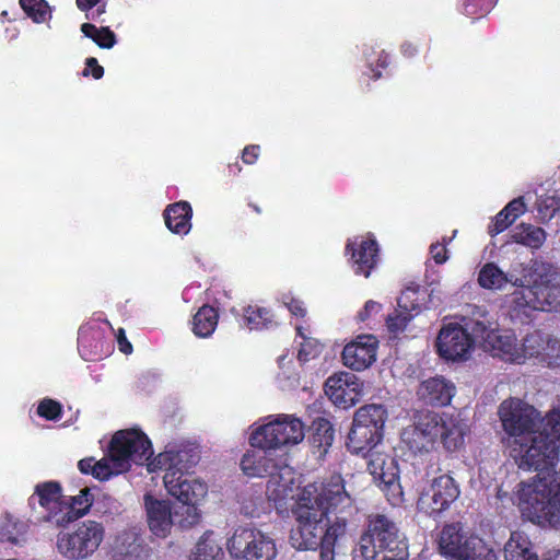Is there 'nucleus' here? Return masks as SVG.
Instances as JSON below:
<instances>
[{"instance_id":"nucleus-1","label":"nucleus","mask_w":560,"mask_h":560,"mask_svg":"<svg viewBox=\"0 0 560 560\" xmlns=\"http://www.w3.org/2000/svg\"><path fill=\"white\" fill-rule=\"evenodd\" d=\"M503 431L502 439L510 455L521 468L534 469L536 443L532 438L538 432L540 413L530 405L518 398L505 399L498 411Z\"/></svg>"},{"instance_id":"nucleus-2","label":"nucleus","mask_w":560,"mask_h":560,"mask_svg":"<svg viewBox=\"0 0 560 560\" xmlns=\"http://www.w3.org/2000/svg\"><path fill=\"white\" fill-rule=\"evenodd\" d=\"M199 455L194 450L167 448L148 463L149 471L164 470V486L177 501L196 506L208 492L206 482L188 474L197 465Z\"/></svg>"},{"instance_id":"nucleus-3","label":"nucleus","mask_w":560,"mask_h":560,"mask_svg":"<svg viewBox=\"0 0 560 560\" xmlns=\"http://www.w3.org/2000/svg\"><path fill=\"white\" fill-rule=\"evenodd\" d=\"M480 287L490 290H501L508 282H478ZM514 288L509 298L512 319L523 322L529 317V312H560V282H532L525 285L524 282H510Z\"/></svg>"},{"instance_id":"nucleus-4","label":"nucleus","mask_w":560,"mask_h":560,"mask_svg":"<svg viewBox=\"0 0 560 560\" xmlns=\"http://www.w3.org/2000/svg\"><path fill=\"white\" fill-rule=\"evenodd\" d=\"M559 488L539 475L532 482H522L517 492L522 516L534 524L560 526Z\"/></svg>"},{"instance_id":"nucleus-5","label":"nucleus","mask_w":560,"mask_h":560,"mask_svg":"<svg viewBox=\"0 0 560 560\" xmlns=\"http://www.w3.org/2000/svg\"><path fill=\"white\" fill-rule=\"evenodd\" d=\"M295 525L290 530L289 540L296 550H316L328 532L334 527L347 525L345 517L330 521L320 509H314L301 500L292 509Z\"/></svg>"},{"instance_id":"nucleus-6","label":"nucleus","mask_w":560,"mask_h":560,"mask_svg":"<svg viewBox=\"0 0 560 560\" xmlns=\"http://www.w3.org/2000/svg\"><path fill=\"white\" fill-rule=\"evenodd\" d=\"M388 411L382 404H368L360 407L353 417L348 433L347 447L357 455L369 456L383 440Z\"/></svg>"},{"instance_id":"nucleus-7","label":"nucleus","mask_w":560,"mask_h":560,"mask_svg":"<svg viewBox=\"0 0 560 560\" xmlns=\"http://www.w3.org/2000/svg\"><path fill=\"white\" fill-rule=\"evenodd\" d=\"M152 455L151 441L140 430H120L109 442L108 456L117 471H128L131 463L143 465Z\"/></svg>"},{"instance_id":"nucleus-8","label":"nucleus","mask_w":560,"mask_h":560,"mask_svg":"<svg viewBox=\"0 0 560 560\" xmlns=\"http://www.w3.org/2000/svg\"><path fill=\"white\" fill-rule=\"evenodd\" d=\"M399 544L397 524L386 514L371 513L360 536L359 551L364 560H375L381 551H394Z\"/></svg>"},{"instance_id":"nucleus-9","label":"nucleus","mask_w":560,"mask_h":560,"mask_svg":"<svg viewBox=\"0 0 560 560\" xmlns=\"http://www.w3.org/2000/svg\"><path fill=\"white\" fill-rule=\"evenodd\" d=\"M105 536L104 525L93 520L79 523L73 532H61L57 536V549L70 560H83L91 557Z\"/></svg>"},{"instance_id":"nucleus-10","label":"nucleus","mask_w":560,"mask_h":560,"mask_svg":"<svg viewBox=\"0 0 560 560\" xmlns=\"http://www.w3.org/2000/svg\"><path fill=\"white\" fill-rule=\"evenodd\" d=\"M465 314L457 315V363L470 358L478 341L487 342L490 331H494L488 319V312L480 306L467 304Z\"/></svg>"},{"instance_id":"nucleus-11","label":"nucleus","mask_w":560,"mask_h":560,"mask_svg":"<svg viewBox=\"0 0 560 560\" xmlns=\"http://www.w3.org/2000/svg\"><path fill=\"white\" fill-rule=\"evenodd\" d=\"M299 500L313 505L314 509H320L326 516L340 506L351 504V497L346 490L345 480L340 474H332L322 481L306 485Z\"/></svg>"},{"instance_id":"nucleus-12","label":"nucleus","mask_w":560,"mask_h":560,"mask_svg":"<svg viewBox=\"0 0 560 560\" xmlns=\"http://www.w3.org/2000/svg\"><path fill=\"white\" fill-rule=\"evenodd\" d=\"M226 546L237 560H273L277 556L275 540L255 527H237Z\"/></svg>"},{"instance_id":"nucleus-13","label":"nucleus","mask_w":560,"mask_h":560,"mask_svg":"<svg viewBox=\"0 0 560 560\" xmlns=\"http://www.w3.org/2000/svg\"><path fill=\"white\" fill-rule=\"evenodd\" d=\"M304 438V424L294 417L282 416L267 424L258 427L249 438L253 447L280 448L298 444Z\"/></svg>"},{"instance_id":"nucleus-14","label":"nucleus","mask_w":560,"mask_h":560,"mask_svg":"<svg viewBox=\"0 0 560 560\" xmlns=\"http://www.w3.org/2000/svg\"><path fill=\"white\" fill-rule=\"evenodd\" d=\"M455 503V479L450 474L433 479L430 489L418 499V510L436 522L445 521Z\"/></svg>"},{"instance_id":"nucleus-15","label":"nucleus","mask_w":560,"mask_h":560,"mask_svg":"<svg viewBox=\"0 0 560 560\" xmlns=\"http://www.w3.org/2000/svg\"><path fill=\"white\" fill-rule=\"evenodd\" d=\"M536 443L534 470L541 471L553 467L559 456L560 447V410L550 412L541 430L532 438Z\"/></svg>"},{"instance_id":"nucleus-16","label":"nucleus","mask_w":560,"mask_h":560,"mask_svg":"<svg viewBox=\"0 0 560 560\" xmlns=\"http://www.w3.org/2000/svg\"><path fill=\"white\" fill-rule=\"evenodd\" d=\"M325 393L336 406L348 409L359 401L362 385L353 373H335L327 378Z\"/></svg>"},{"instance_id":"nucleus-17","label":"nucleus","mask_w":560,"mask_h":560,"mask_svg":"<svg viewBox=\"0 0 560 560\" xmlns=\"http://www.w3.org/2000/svg\"><path fill=\"white\" fill-rule=\"evenodd\" d=\"M378 244L372 234L349 238L346 253L351 256L357 276L368 278L378 261Z\"/></svg>"},{"instance_id":"nucleus-18","label":"nucleus","mask_w":560,"mask_h":560,"mask_svg":"<svg viewBox=\"0 0 560 560\" xmlns=\"http://www.w3.org/2000/svg\"><path fill=\"white\" fill-rule=\"evenodd\" d=\"M378 349V340L373 335H360L342 350L343 364L352 371H364L375 361Z\"/></svg>"},{"instance_id":"nucleus-19","label":"nucleus","mask_w":560,"mask_h":560,"mask_svg":"<svg viewBox=\"0 0 560 560\" xmlns=\"http://www.w3.org/2000/svg\"><path fill=\"white\" fill-rule=\"evenodd\" d=\"M36 502L48 512L45 517L46 521L56 523V518L63 511V494L60 482L50 480L37 483L34 493L28 498V505L35 509Z\"/></svg>"},{"instance_id":"nucleus-20","label":"nucleus","mask_w":560,"mask_h":560,"mask_svg":"<svg viewBox=\"0 0 560 560\" xmlns=\"http://www.w3.org/2000/svg\"><path fill=\"white\" fill-rule=\"evenodd\" d=\"M412 425L422 431L433 443L440 439L447 451L455 448V440L452 439L455 424H447L438 413L422 412L416 417Z\"/></svg>"},{"instance_id":"nucleus-21","label":"nucleus","mask_w":560,"mask_h":560,"mask_svg":"<svg viewBox=\"0 0 560 560\" xmlns=\"http://www.w3.org/2000/svg\"><path fill=\"white\" fill-rule=\"evenodd\" d=\"M144 506L150 530L156 537L165 538L171 533L173 526L170 503L164 500H158L151 494H145Z\"/></svg>"},{"instance_id":"nucleus-22","label":"nucleus","mask_w":560,"mask_h":560,"mask_svg":"<svg viewBox=\"0 0 560 560\" xmlns=\"http://www.w3.org/2000/svg\"><path fill=\"white\" fill-rule=\"evenodd\" d=\"M485 348L506 362L518 364L524 362V354L520 352L516 336L510 330L490 331Z\"/></svg>"},{"instance_id":"nucleus-23","label":"nucleus","mask_w":560,"mask_h":560,"mask_svg":"<svg viewBox=\"0 0 560 560\" xmlns=\"http://www.w3.org/2000/svg\"><path fill=\"white\" fill-rule=\"evenodd\" d=\"M271 448L254 447L247 451L241 459V468L248 477H266L283 465L280 460L271 457Z\"/></svg>"},{"instance_id":"nucleus-24","label":"nucleus","mask_w":560,"mask_h":560,"mask_svg":"<svg viewBox=\"0 0 560 560\" xmlns=\"http://www.w3.org/2000/svg\"><path fill=\"white\" fill-rule=\"evenodd\" d=\"M453 388V384L443 376H434L421 382L417 394L427 405L444 407L451 404Z\"/></svg>"},{"instance_id":"nucleus-25","label":"nucleus","mask_w":560,"mask_h":560,"mask_svg":"<svg viewBox=\"0 0 560 560\" xmlns=\"http://www.w3.org/2000/svg\"><path fill=\"white\" fill-rule=\"evenodd\" d=\"M457 560H498V555L478 535L464 536L457 528Z\"/></svg>"},{"instance_id":"nucleus-26","label":"nucleus","mask_w":560,"mask_h":560,"mask_svg":"<svg viewBox=\"0 0 560 560\" xmlns=\"http://www.w3.org/2000/svg\"><path fill=\"white\" fill-rule=\"evenodd\" d=\"M94 498L91 489L85 487L80 490L78 495H72L68 500L63 498V510L58 518L56 525L65 527L68 524L86 515L93 504Z\"/></svg>"},{"instance_id":"nucleus-27","label":"nucleus","mask_w":560,"mask_h":560,"mask_svg":"<svg viewBox=\"0 0 560 560\" xmlns=\"http://www.w3.org/2000/svg\"><path fill=\"white\" fill-rule=\"evenodd\" d=\"M266 477H268L266 485V495L268 500L276 504L283 502L292 491V468L283 464L279 469L271 471Z\"/></svg>"},{"instance_id":"nucleus-28","label":"nucleus","mask_w":560,"mask_h":560,"mask_svg":"<svg viewBox=\"0 0 560 560\" xmlns=\"http://www.w3.org/2000/svg\"><path fill=\"white\" fill-rule=\"evenodd\" d=\"M366 457L368 470L378 481L380 488L399 479V469L394 458L380 452Z\"/></svg>"},{"instance_id":"nucleus-29","label":"nucleus","mask_w":560,"mask_h":560,"mask_svg":"<svg viewBox=\"0 0 560 560\" xmlns=\"http://www.w3.org/2000/svg\"><path fill=\"white\" fill-rule=\"evenodd\" d=\"M192 209L187 201L168 206L164 211L165 224L176 234H188L191 229Z\"/></svg>"},{"instance_id":"nucleus-30","label":"nucleus","mask_w":560,"mask_h":560,"mask_svg":"<svg viewBox=\"0 0 560 560\" xmlns=\"http://www.w3.org/2000/svg\"><path fill=\"white\" fill-rule=\"evenodd\" d=\"M310 442L313 448H316L319 456L327 454L335 439V429L331 422L323 417L313 420L311 428Z\"/></svg>"},{"instance_id":"nucleus-31","label":"nucleus","mask_w":560,"mask_h":560,"mask_svg":"<svg viewBox=\"0 0 560 560\" xmlns=\"http://www.w3.org/2000/svg\"><path fill=\"white\" fill-rule=\"evenodd\" d=\"M149 549L133 535L118 537L113 560H148Z\"/></svg>"},{"instance_id":"nucleus-32","label":"nucleus","mask_w":560,"mask_h":560,"mask_svg":"<svg viewBox=\"0 0 560 560\" xmlns=\"http://www.w3.org/2000/svg\"><path fill=\"white\" fill-rule=\"evenodd\" d=\"M218 323V310L209 304H205L192 316L191 330L199 338H208L214 332Z\"/></svg>"},{"instance_id":"nucleus-33","label":"nucleus","mask_w":560,"mask_h":560,"mask_svg":"<svg viewBox=\"0 0 560 560\" xmlns=\"http://www.w3.org/2000/svg\"><path fill=\"white\" fill-rule=\"evenodd\" d=\"M411 284L401 292L397 303L400 308L407 310L416 316L423 307H427L431 295L428 288L421 287L416 282H411Z\"/></svg>"},{"instance_id":"nucleus-34","label":"nucleus","mask_w":560,"mask_h":560,"mask_svg":"<svg viewBox=\"0 0 560 560\" xmlns=\"http://www.w3.org/2000/svg\"><path fill=\"white\" fill-rule=\"evenodd\" d=\"M243 318L245 326L250 330L271 329L278 325L272 310L257 304L245 307Z\"/></svg>"},{"instance_id":"nucleus-35","label":"nucleus","mask_w":560,"mask_h":560,"mask_svg":"<svg viewBox=\"0 0 560 560\" xmlns=\"http://www.w3.org/2000/svg\"><path fill=\"white\" fill-rule=\"evenodd\" d=\"M27 530L28 524L10 513H5L0 521V537L3 541L18 545L25 539Z\"/></svg>"},{"instance_id":"nucleus-36","label":"nucleus","mask_w":560,"mask_h":560,"mask_svg":"<svg viewBox=\"0 0 560 560\" xmlns=\"http://www.w3.org/2000/svg\"><path fill=\"white\" fill-rule=\"evenodd\" d=\"M546 232L539 226L528 223L518 224L512 232V240L530 248H540L546 241Z\"/></svg>"},{"instance_id":"nucleus-37","label":"nucleus","mask_w":560,"mask_h":560,"mask_svg":"<svg viewBox=\"0 0 560 560\" xmlns=\"http://www.w3.org/2000/svg\"><path fill=\"white\" fill-rule=\"evenodd\" d=\"M435 351L445 362H455V323H446L435 339Z\"/></svg>"},{"instance_id":"nucleus-38","label":"nucleus","mask_w":560,"mask_h":560,"mask_svg":"<svg viewBox=\"0 0 560 560\" xmlns=\"http://www.w3.org/2000/svg\"><path fill=\"white\" fill-rule=\"evenodd\" d=\"M549 339H551V337H545L539 331L527 335L520 346V352L524 354V361L527 358H536L542 363V357H545V352H547Z\"/></svg>"},{"instance_id":"nucleus-39","label":"nucleus","mask_w":560,"mask_h":560,"mask_svg":"<svg viewBox=\"0 0 560 560\" xmlns=\"http://www.w3.org/2000/svg\"><path fill=\"white\" fill-rule=\"evenodd\" d=\"M401 440L413 454L429 453L435 444L413 425H409L402 431Z\"/></svg>"},{"instance_id":"nucleus-40","label":"nucleus","mask_w":560,"mask_h":560,"mask_svg":"<svg viewBox=\"0 0 560 560\" xmlns=\"http://www.w3.org/2000/svg\"><path fill=\"white\" fill-rule=\"evenodd\" d=\"M223 550L214 539L212 533H205L196 546V552L190 560H222Z\"/></svg>"},{"instance_id":"nucleus-41","label":"nucleus","mask_w":560,"mask_h":560,"mask_svg":"<svg viewBox=\"0 0 560 560\" xmlns=\"http://www.w3.org/2000/svg\"><path fill=\"white\" fill-rule=\"evenodd\" d=\"M296 335L303 339L298 352V360L300 362H308L311 360L318 358L322 354L324 350V345L315 338L307 337L304 334V328L302 326L296 327Z\"/></svg>"},{"instance_id":"nucleus-42","label":"nucleus","mask_w":560,"mask_h":560,"mask_svg":"<svg viewBox=\"0 0 560 560\" xmlns=\"http://www.w3.org/2000/svg\"><path fill=\"white\" fill-rule=\"evenodd\" d=\"M523 270V277L532 280H548L560 276V269L557 266L538 259L530 260Z\"/></svg>"},{"instance_id":"nucleus-43","label":"nucleus","mask_w":560,"mask_h":560,"mask_svg":"<svg viewBox=\"0 0 560 560\" xmlns=\"http://www.w3.org/2000/svg\"><path fill=\"white\" fill-rule=\"evenodd\" d=\"M439 553L446 559L455 560V524H445L436 539Z\"/></svg>"},{"instance_id":"nucleus-44","label":"nucleus","mask_w":560,"mask_h":560,"mask_svg":"<svg viewBox=\"0 0 560 560\" xmlns=\"http://www.w3.org/2000/svg\"><path fill=\"white\" fill-rule=\"evenodd\" d=\"M20 4L35 23H44L51 19L49 5L45 0H20Z\"/></svg>"},{"instance_id":"nucleus-45","label":"nucleus","mask_w":560,"mask_h":560,"mask_svg":"<svg viewBox=\"0 0 560 560\" xmlns=\"http://www.w3.org/2000/svg\"><path fill=\"white\" fill-rule=\"evenodd\" d=\"M347 525L337 526L328 532L327 537L320 541L319 559L320 560H335V546L337 540L346 534Z\"/></svg>"},{"instance_id":"nucleus-46","label":"nucleus","mask_w":560,"mask_h":560,"mask_svg":"<svg viewBox=\"0 0 560 560\" xmlns=\"http://www.w3.org/2000/svg\"><path fill=\"white\" fill-rule=\"evenodd\" d=\"M415 317V314L400 308H396L392 314H389L386 318V326L390 334L398 335L402 332L408 324L411 322V319Z\"/></svg>"},{"instance_id":"nucleus-47","label":"nucleus","mask_w":560,"mask_h":560,"mask_svg":"<svg viewBox=\"0 0 560 560\" xmlns=\"http://www.w3.org/2000/svg\"><path fill=\"white\" fill-rule=\"evenodd\" d=\"M529 542L508 541L504 546L505 560H538V556L529 547Z\"/></svg>"},{"instance_id":"nucleus-48","label":"nucleus","mask_w":560,"mask_h":560,"mask_svg":"<svg viewBox=\"0 0 560 560\" xmlns=\"http://www.w3.org/2000/svg\"><path fill=\"white\" fill-rule=\"evenodd\" d=\"M560 210V198L552 196H541L537 200V212L541 223L549 222Z\"/></svg>"},{"instance_id":"nucleus-49","label":"nucleus","mask_w":560,"mask_h":560,"mask_svg":"<svg viewBox=\"0 0 560 560\" xmlns=\"http://www.w3.org/2000/svg\"><path fill=\"white\" fill-rule=\"evenodd\" d=\"M37 415L49 421H57L62 417V405L51 398H44L37 406Z\"/></svg>"},{"instance_id":"nucleus-50","label":"nucleus","mask_w":560,"mask_h":560,"mask_svg":"<svg viewBox=\"0 0 560 560\" xmlns=\"http://www.w3.org/2000/svg\"><path fill=\"white\" fill-rule=\"evenodd\" d=\"M381 490L384 492L388 503L392 506H399L404 503V491L399 479L388 485L381 486Z\"/></svg>"},{"instance_id":"nucleus-51","label":"nucleus","mask_w":560,"mask_h":560,"mask_svg":"<svg viewBox=\"0 0 560 560\" xmlns=\"http://www.w3.org/2000/svg\"><path fill=\"white\" fill-rule=\"evenodd\" d=\"M542 363L550 369L560 368V340L557 338L549 339V346H547V352L542 357Z\"/></svg>"},{"instance_id":"nucleus-52","label":"nucleus","mask_w":560,"mask_h":560,"mask_svg":"<svg viewBox=\"0 0 560 560\" xmlns=\"http://www.w3.org/2000/svg\"><path fill=\"white\" fill-rule=\"evenodd\" d=\"M117 468L110 465L107 459L103 458L94 464L93 477L98 480H108L112 476L118 475Z\"/></svg>"},{"instance_id":"nucleus-53","label":"nucleus","mask_w":560,"mask_h":560,"mask_svg":"<svg viewBox=\"0 0 560 560\" xmlns=\"http://www.w3.org/2000/svg\"><path fill=\"white\" fill-rule=\"evenodd\" d=\"M514 220H511V217L508 212L501 210L494 218L493 223L489 226V233L491 235H497L508 229Z\"/></svg>"},{"instance_id":"nucleus-54","label":"nucleus","mask_w":560,"mask_h":560,"mask_svg":"<svg viewBox=\"0 0 560 560\" xmlns=\"http://www.w3.org/2000/svg\"><path fill=\"white\" fill-rule=\"evenodd\" d=\"M94 42L102 48H112L116 44V36L108 27L98 30Z\"/></svg>"},{"instance_id":"nucleus-55","label":"nucleus","mask_w":560,"mask_h":560,"mask_svg":"<svg viewBox=\"0 0 560 560\" xmlns=\"http://www.w3.org/2000/svg\"><path fill=\"white\" fill-rule=\"evenodd\" d=\"M504 212L511 217V220H516L520 215H522L526 211V205L523 201V197H518L510 201L505 208Z\"/></svg>"},{"instance_id":"nucleus-56","label":"nucleus","mask_w":560,"mask_h":560,"mask_svg":"<svg viewBox=\"0 0 560 560\" xmlns=\"http://www.w3.org/2000/svg\"><path fill=\"white\" fill-rule=\"evenodd\" d=\"M495 278H500V280H508L498 266L494 264H487L481 269L478 280H494Z\"/></svg>"},{"instance_id":"nucleus-57","label":"nucleus","mask_w":560,"mask_h":560,"mask_svg":"<svg viewBox=\"0 0 560 560\" xmlns=\"http://www.w3.org/2000/svg\"><path fill=\"white\" fill-rule=\"evenodd\" d=\"M382 305L378 302L369 300L365 302L364 307L358 313V319L360 322L368 320L373 314L380 313Z\"/></svg>"},{"instance_id":"nucleus-58","label":"nucleus","mask_w":560,"mask_h":560,"mask_svg":"<svg viewBox=\"0 0 560 560\" xmlns=\"http://www.w3.org/2000/svg\"><path fill=\"white\" fill-rule=\"evenodd\" d=\"M86 68L83 70V75L86 77L90 74L93 75L94 79H101L104 74V69L102 66L97 63V60L93 57L86 59Z\"/></svg>"},{"instance_id":"nucleus-59","label":"nucleus","mask_w":560,"mask_h":560,"mask_svg":"<svg viewBox=\"0 0 560 560\" xmlns=\"http://www.w3.org/2000/svg\"><path fill=\"white\" fill-rule=\"evenodd\" d=\"M284 304L292 315L302 318L305 317L306 308L301 300L291 298L289 301H285Z\"/></svg>"},{"instance_id":"nucleus-60","label":"nucleus","mask_w":560,"mask_h":560,"mask_svg":"<svg viewBox=\"0 0 560 560\" xmlns=\"http://www.w3.org/2000/svg\"><path fill=\"white\" fill-rule=\"evenodd\" d=\"M430 254L435 264H443L446 259V248L444 244L435 243L430 247Z\"/></svg>"},{"instance_id":"nucleus-61","label":"nucleus","mask_w":560,"mask_h":560,"mask_svg":"<svg viewBox=\"0 0 560 560\" xmlns=\"http://www.w3.org/2000/svg\"><path fill=\"white\" fill-rule=\"evenodd\" d=\"M116 340L120 352L125 354H130L132 352V345L127 339L124 328H118L116 332Z\"/></svg>"},{"instance_id":"nucleus-62","label":"nucleus","mask_w":560,"mask_h":560,"mask_svg":"<svg viewBox=\"0 0 560 560\" xmlns=\"http://www.w3.org/2000/svg\"><path fill=\"white\" fill-rule=\"evenodd\" d=\"M495 0H488V5L492 4ZM485 5L482 0H465L464 10L467 15H472L477 12V8Z\"/></svg>"},{"instance_id":"nucleus-63","label":"nucleus","mask_w":560,"mask_h":560,"mask_svg":"<svg viewBox=\"0 0 560 560\" xmlns=\"http://www.w3.org/2000/svg\"><path fill=\"white\" fill-rule=\"evenodd\" d=\"M94 464H95L94 457H85V458H82L79 460L78 468L82 474L93 476Z\"/></svg>"},{"instance_id":"nucleus-64","label":"nucleus","mask_w":560,"mask_h":560,"mask_svg":"<svg viewBox=\"0 0 560 560\" xmlns=\"http://www.w3.org/2000/svg\"><path fill=\"white\" fill-rule=\"evenodd\" d=\"M259 154V147L258 145H249L246 147L243 151V161L247 164H253Z\"/></svg>"}]
</instances>
